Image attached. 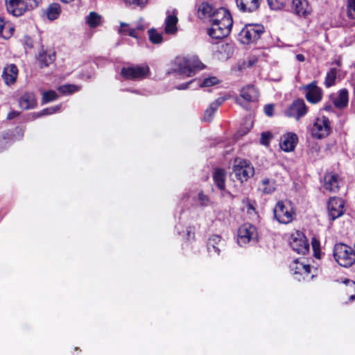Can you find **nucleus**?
<instances>
[{
	"instance_id": "nucleus-1",
	"label": "nucleus",
	"mask_w": 355,
	"mask_h": 355,
	"mask_svg": "<svg viewBox=\"0 0 355 355\" xmlns=\"http://www.w3.org/2000/svg\"><path fill=\"white\" fill-rule=\"evenodd\" d=\"M211 28L208 29V35L214 39H222L227 37L233 24V20L230 12L224 8H220L215 11V15L211 19Z\"/></svg>"
},
{
	"instance_id": "nucleus-2",
	"label": "nucleus",
	"mask_w": 355,
	"mask_h": 355,
	"mask_svg": "<svg viewBox=\"0 0 355 355\" xmlns=\"http://www.w3.org/2000/svg\"><path fill=\"white\" fill-rule=\"evenodd\" d=\"M175 70L187 76H192L196 71L203 68V64L195 56H178L175 60Z\"/></svg>"
},
{
	"instance_id": "nucleus-3",
	"label": "nucleus",
	"mask_w": 355,
	"mask_h": 355,
	"mask_svg": "<svg viewBox=\"0 0 355 355\" xmlns=\"http://www.w3.org/2000/svg\"><path fill=\"white\" fill-rule=\"evenodd\" d=\"M334 257L341 266L349 267L355 262V250L345 244L337 243L334 248Z\"/></svg>"
},
{
	"instance_id": "nucleus-4",
	"label": "nucleus",
	"mask_w": 355,
	"mask_h": 355,
	"mask_svg": "<svg viewBox=\"0 0 355 355\" xmlns=\"http://www.w3.org/2000/svg\"><path fill=\"white\" fill-rule=\"evenodd\" d=\"M40 0H6L8 11L12 15L21 16L26 11L37 6Z\"/></svg>"
},
{
	"instance_id": "nucleus-5",
	"label": "nucleus",
	"mask_w": 355,
	"mask_h": 355,
	"mask_svg": "<svg viewBox=\"0 0 355 355\" xmlns=\"http://www.w3.org/2000/svg\"><path fill=\"white\" fill-rule=\"evenodd\" d=\"M274 215L276 220L283 224L292 222L295 213L290 201H279L274 208Z\"/></svg>"
},
{
	"instance_id": "nucleus-6",
	"label": "nucleus",
	"mask_w": 355,
	"mask_h": 355,
	"mask_svg": "<svg viewBox=\"0 0 355 355\" xmlns=\"http://www.w3.org/2000/svg\"><path fill=\"white\" fill-rule=\"evenodd\" d=\"M264 28L261 24H247L240 31L239 40L243 44L257 42L263 34Z\"/></svg>"
},
{
	"instance_id": "nucleus-7",
	"label": "nucleus",
	"mask_w": 355,
	"mask_h": 355,
	"mask_svg": "<svg viewBox=\"0 0 355 355\" xmlns=\"http://www.w3.org/2000/svg\"><path fill=\"white\" fill-rule=\"evenodd\" d=\"M232 171L241 182L247 181L254 173L252 164L248 161L241 158L234 160Z\"/></svg>"
},
{
	"instance_id": "nucleus-8",
	"label": "nucleus",
	"mask_w": 355,
	"mask_h": 355,
	"mask_svg": "<svg viewBox=\"0 0 355 355\" xmlns=\"http://www.w3.org/2000/svg\"><path fill=\"white\" fill-rule=\"evenodd\" d=\"M330 121L324 116L318 117L311 130V135L316 139L324 138L330 134Z\"/></svg>"
},
{
	"instance_id": "nucleus-9",
	"label": "nucleus",
	"mask_w": 355,
	"mask_h": 355,
	"mask_svg": "<svg viewBox=\"0 0 355 355\" xmlns=\"http://www.w3.org/2000/svg\"><path fill=\"white\" fill-rule=\"evenodd\" d=\"M149 73L147 65H134L121 69V75L128 80H140L146 78Z\"/></svg>"
},
{
	"instance_id": "nucleus-10",
	"label": "nucleus",
	"mask_w": 355,
	"mask_h": 355,
	"mask_svg": "<svg viewBox=\"0 0 355 355\" xmlns=\"http://www.w3.org/2000/svg\"><path fill=\"white\" fill-rule=\"evenodd\" d=\"M257 232L256 227L251 224L245 223L238 230L237 241L241 246L245 245L251 241H256Z\"/></svg>"
},
{
	"instance_id": "nucleus-11",
	"label": "nucleus",
	"mask_w": 355,
	"mask_h": 355,
	"mask_svg": "<svg viewBox=\"0 0 355 355\" xmlns=\"http://www.w3.org/2000/svg\"><path fill=\"white\" fill-rule=\"evenodd\" d=\"M290 245L294 251L302 254H306L309 250L306 237L300 231H296L291 235Z\"/></svg>"
},
{
	"instance_id": "nucleus-12",
	"label": "nucleus",
	"mask_w": 355,
	"mask_h": 355,
	"mask_svg": "<svg viewBox=\"0 0 355 355\" xmlns=\"http://www.w3.org/2000/svg\"><path fill=\"white\" fill-rule=\"evenodd\" d=\"M308 108L302 99L294 101L285 111L286 116L295 117L297 121L307 113Z\"/></svg>"
},
{
	"instance_id": "nucleus-13",
	"label": "nucleus",
	"mask_w": 355,
	"mask_h": 355,
	"mask_svg": "<svg viewBox=\"0 0 355 355\" xmlns=\"http://www.w3.org/2000/svg\"><path fill=\"white\" fill-rule=\"evenodd\" d=\"M290 270L293 272L294 278L300 281L308 277L311 272V267L309 264L295 259L291 263Z\"/></svg>"
},
{
	"instance_id": "nucleus-14",
	"label": "nucleus",
	"mask_w": 355,
	"mask_h": 355,
	"mask_svg": "<svg viewBox=\"0 0 355 355\" xmlns=\"http://www.w3.org/2000/svg\"><path fill=\"white\" fill-rule=\"evenodd\" d=\"M303 89L306 91V99L312 104H316L321 101L322 98V91L317 86L316 82L313 81L310 84L304 86Z\"/></svg>"
},
{
	"instance_id": "nucleus-15",
	"label": "nucleus",
	"mask_w": 355,
	"mask_h": 355,
	"mask_svg": "<svg viewBox=\"0 0 355 355\" xmlns=\"http://www.w3.org/2000/svg\"><path fill=\"white\" fill-rule=\"evenodd\" d=\"M344 201L339 198H331L327 204V210L331 220H334L343 214Z\"/></svg>"
},
{
	"instance_id": "nucleus-16",
	"label": "nucleus",
	"mask_w": 355,
	"mask_h": 355,
	"mask_svg": "<svg viewBox=\"0 0 355 355\" xmlns=\"http://www.w3.org/2000/svg\"><path fill=\"white\" fill-rule=\"evenodd\" d=\"M18 68L15 64H8L3 68L2 72V78L7 85H13L18 76Z\"/></svg>"
},
{
	"instance_id": "nucleus-17",
	"label": "nucleus",
	"mask_w": 355,
	"mask_h": 355,
	"mask_svg": "<svg viewBox=\"0 0 355 355\" xmlns=\"http://www.w3.org/2000/svg\"><path fill=\"white\" fill-rule=\"evenodd\" d=\"M297 141L298 138L296 134L288 132L282 137L280 147L284 151L291 152L295 149Z\"/></svg>"
},
{
	"instance_id": "nucleus-18",
	"label": "nucleus",
	"mask_w": 355,
	"mask_h": 355,
	"mask_svg": "<svg viewBox=\"0 0 355 355\" xmlns=\"http://www.w3.org/2000/svg\"><path fill=\"white\" fill-rule=\"evenodd\" d=\"M178 21V19L177 17V13L175 10L172 11V12L168 11L167 16L165 19V27L164 31L167 34H175L178 28L177 23Z\"/></svg>"
},
{
	"instance_id": "nucleus-19",
	"label": "nucleus",
	"mask_w": 355,
	"mask_h": 355,
	"mask_svg": "<svg viewBox=\"0 0 355 355\" xmlns=\"http://www.w3.org/2000/svg\"><path fill=\"white\" fill-rule=\"evenodd\" d=\"M19 106L24 110L33 109L37 105L35 96L33 92L24 93L19 101Z\"/></svg>"
},
{
	"instance_id": "nucleus-20",
	"label": "nucleus",
	"mask_w": 355,
	"mask_h": 355,
	"mask_svg": "<svg viewBox=\"0 0 355 355\" xmlns=\"http://www.w3.org/2000/svg\"><path fill=\"white\" fill-rule=\"evenodd\" d=\"M293 8L297 15L306 16L311 12V8L306 0H293Z\"/></svg>"
},
{
	"instance_id": "nucleus-21",
	"label": "nucleus",
	"mask_w": 355,
	"mask_h": 355,
	"mask_svg": "<svg viewBox=\"0 0 355 355\" xmlns=\"http://www.w3.org/2000/svg\"><path fill=\"white\" fill-rule=\"evenodd\" d=\"M241 97L246 101H256L259 97V92L253 85H248L241 90Z\"/></svg>"
},
{
	"instance_id": "nucleus-22",
	"label": "nucleus",
	"mask_w": 355,
	"mask_h": 355,
	"mask_svg": "<svg viewBox=\"0 0 355 355\" xmlns=\"http://www.w3.org/2000/svg\"><path fill=\"white\" fill-rule=\"evenodd\" d=\"M236 1L241 10L250 12L259 7L261 0H236Z\"/></svg>"
},
{
	"instance_id": "nucleus-23",
	"label": "nucleus",
	"mask_w": 355,
	"mask_h": 355,
	"mask_svg": "<svg viewBox=\"0 0 355 355\" xmlns=\"http://www.w3.org/2000/svg\"><path fill=\"white\" fill-rule=\"evenodd\" d=\"M216 10L214 9L208 3H202L198 8V15L200 19H208L211 21L214 17Z\"/></svg>"
},
{
	"instance_id": "nucleus-24",
	"label": "nucleus",
	"mask_w": 355,
	"mask_h": 355,
	"mask_svg": "<svg viewBox=\"0 0 355 355\" xmlns=\"http://www.w3.org/2000/svg\"><path fill=\"white\" fill-rule=\"evenodd\" d=\"M324 188L331 192H336L339 188L338 178L336 175L327 174L324 178Z\"/></svg>"
},
{
	"instance_id": "nucleus-25",
	"label": "nucleus",
	"mask_w": 355,
	"mask_h": 355,
	"mask_svg": "<svg viewBox=\"0 0 355 355\" xmlns=\"http://www.w3.org/2000/svg\"><path fill=\"white\" fill-rule=\"evenodd\" d=\"M225 176L226 173L225 170L221 168L215 169L213 173V179L216 186L220 190H225Z\"/></svg>"
},
{
	"instance_id": "nucleus-26",
	"label": "nucleus",
	"mask_w": 355,
	"mask_h": 355,
	"mask_svg": "<svg viewBox=\"0 0 355 355\" xmlns=\"http://www.w3.org/2000/svg\"><path fill=\"white\" fill-rule=\"evenodd\" d=\"M348 101V91L346 89H342L334 99V104L337 108L342 109L347 105Z\"/></svg>"
},
{
	"instance_id": "nucleus-27",
	"label": "nucleus",
	"mask_w": 355,
	"mask_h": 355,
	"mask_svg": "<svg viewBox=\"0 0 355 355\" xmlns=\"http://www.w3.org/2000/svg\"><path fill=\"white\" fill-rule=\"evenodd\" d=\"M259 190L265 194L272 193L275 190V180L269 178H264L261 182Z\"/></svg>"
},
{
	"instance_id": "nucleus-28",
	"label": "nucleus",
	"mask_w": 355,
	"mask_h": 355,
	"mask_svg": "<svg viewBox=\"0 0 355 355\" xmlns=\"http://www.w3.org/2000/svg\"><path fill=\"white\" fill-rule=\"evenodd\" d=\"M54 60V53H47L44 51L40 53L37 58L40 67H47L49 64L53 63Z\"/></svg>"
},
{
	"instance_id": "nucleus-29",
	"label": "nucleus",
	"mask_w": 355,
	"mask_h": 355,
	"mask_svg": "<svg viewBox=\"0 0 355 355\" xmlns=\"http://www.w3.org/2000/svg\"><path fill=\"white\" fill-rule=\"evenodd\" d=\"M119 33L123 35H129L137 38L138 35L135 28L130 27L129 24L121 22Z\"/></svg>"
},
{
	"instance_id": "nucleus-30",
	"label": "nucleus",
	"mask_w": 355,
	"mask_h": 355,
	"mask_svg": "<svg viewBox=\"0 0 355 355\" xmlns=\"http://www.w3.org/2000/svg\"><path fill=\"white\" fill-rule=\"evenodd\" d=\"M60 13V6L58 3H53L49 6L47 9V17L51 20L57 19Z\"/></svg>"
},
{
	"instance_id": "nucleus-31",
	"label": "nucleus",
	"mask_w": 355,
	"mask_h": 355,
	"mask_svg": "<svg viewBox=\"0 0 355 355\" xmlns=\"http://www.w3.org/2000/svg\"><path fill=\"white\" fill-rule=\"evenodd\" d=\"M337 76V69L336 68H332L330 71L327 73L324 85L327 87H330L335 84V80Z\"/></svg>"
},
{
	"instance_id": "nucleus-32",
	"label": "nucleus",
	"mask_w": 355,
	"mask_h": 355,
	"mask_svg": "<svg viewBox=\"0 0 355 355\" xmlns=\"http://www.w3.org/2000/svg\"><path fill=\"white\" fill-rule=\"evenodd\" d=\"M58 98L57 93L53 90H49L43 92L42 102L43 104L53 101Z\"/></svg>"
},
{
	"instance_id": "nucleus-33",
	"label": "nucleus",
	"mask_w": 355,
	"mask_h": 355,
	"mask_svg": "<svg viewBox=\"0 0 355 355\" xmlns=\"http://www.w3.org/2000/svg\"><path fill=\"white\" fill-rule=\"evenodd\" d=\"M270 8L275 10H279L284 8L287 0H267Z\"/></svg>"
},
{
	"instance_id": "nucleus-34",
	"label": "nucleus",
	"mask_w": 355,
	"mask_h": 355,
	"mask_svg": "<svg viewBox=\"0 0 355 355\" xmlns=\"http://www.w3.org/2000/svg\"><path fill=\"white\" fill-rule=\"evenodd\" d=\"M87 21L91 27H96L101 22V16L94 12H92L87 17Z\"/></svg>"
},
{
	"instance_id": "nucleus-35",
	"label": "nucleus",
	"mask_w": 355,
	"mask_h": 355,
	"mask_svg": "<svg viewBox=\"0 0 355 355\" xmlns=\"http://www.w3.org/2000/svg\"><path fill=\"white\" fill-rule=\"evenodd\" d=\"M149 39L154 44L161 43L162 41V36L160 33H157L154 29L148 31Z\"/></svg>"
},
{
	"instance_id": "nucleus-36",
	"label": "nucleus",
	"mask_w": 355,
	"mask_h": 355,
	"mask_svg": "<svg viewBox=\"0 0 355 355\" xmlns=\"http://www.w3.org/2000/svg\"><path fill=\"white\" fill-rule=\"evenodd\" d=\"M221 242V238L218 235H213L211 236L208 241L207 243V249L209 254L212 253L211 249V245H219L220 243Z\"/></svg>"
},
{
	"instance_id": "nucleus-37",
	"label": "nucleus",
	"mask_w": 355,
	"mask_h": 355,
	"mask_svg": "<svg viewBox=\"0 0 355 355\" xmlns=\"http://www.w3.org/2000/svg\"><path fill=\"white\" fill-rule=\"evenodd\" d=\"M60 105H56L49 108H46L41 111L40 112L37 113V117L54 114L60 110Z\"/></svg>"
},
{
	"instance_id": "nucleus-38",
	"label": "nucleus",
	"mask_w": 355,
	"mask_h": 355,
	"mask_svg": "<svg viewBox=\"0 0 355 355\" xmlns=\"http://www.w3.org/2000/svg\"><path fill=\"white\" fill-rule=\"evenodd\" d=\"M218 83V80L215 76H211L206 78L203 80V81L200 83L201 87H210Z\"/></svg>"
},
{
	"instance_id": "nucleus-39",
	"label": "nucleus",
	"mask_w": 355,
	"mask_h": 355,
	"mask_svg": "<svg viewBox=\"0 0 355 355\" xmlns=\"http://www.w3.org/2000/svg\"><path fill=\"white\" fill-rule=\"evenodd\" d=\"M218 51L222 52L225 51L227 53V57H228L230 54L233 52V47L232 44H227V43H222L218 46Z\"/></svg>"
},
{
	"instance_id": "nucleus-40",
	"label": "nucleus",
	"mask_w": 355,
	"mask_h": 355,
	"mask_svg": "<svg viewBox=\"0 0 355 355\" xmlns=\"http://www.w3.org/2000/svg\"><path fill=\"white\" fill-rule=\"evenodd\" d=\"M78 89L77 87L72 85H63L58 88V90L63 94L72 93Z\"/></svg>"
},
{
	"instance_id": "nucleus-41",
	"label": "nucleus",
	"mask_w": 355,
	"mask_h": 355,
	"mask_svg": "<svg viewBox=\"0 0 355 355\" xmlns=\"http://www.w3.org/2000/svg\"><path fill=\"white\" fill-rule=\"evenodd\" d=\"M348 15L352 19H355V0L348 1Z\"/></svg>"
},
{
	"instance_id": "nucleus-42",
	"label": "nucleus",
	"mask_w": 355,
	"mask_h": 355,
	"mask_svg": "<svg viewBox=\"0 0 355 355\" xmlns=\"http://www.w3.org/2000/svg\"><path fill=\"white\" fill-rule=\"evenodd\" d=\"M271 138L272 135L270 132H263L261 135V144L264 146H268Z\"/></svg>"
},
{
	"instance_id": "nucleus-43",
	"label": "nucleus",
	"mask_w": 355,
	"mask_h": 355,
	"mask_svg": "<svg viewBox=\"0 0 355 355\" xmlns=\"http://www.w3.org/2000/svg\"><path fill=\"white\" fill-rule=\"evenodd\" d=\"M6 30H9V31H14L13 28H11L10 25L5 24V23L3 21V19L1 17H0V34H1L2 36L4 37H7L6 35H3V32Z\"/></svg>"
},
{
	"instance_id": "nucleus-44",
	"label": "nucleus",
	"mask_w": 355,
	"mask_h": 355,
	"mask_svg": "<svg viewBox=\"0 0 355 355\" xmlns=\"http://www.w3.org/2000/svg\"><path fill=\"white\" fill-rule=\"evenodd\" d=\"M312 248L314 251L315 257L317 258H319V247H320V243L319 241L313 238L311 241Z\"/></svg>"
},
{
	"instance_id": "nucleus-45",
	"label": "nucleus",
	"mask_w": 355,
	"mask_h": 355,
	"mask_svg": "<svg viewBox=\"0 0 355 355\" xmlns=\"http://www.w3.org/2000/svg\"><path fill=\"white\" fill-rule=\"evenodd\" d=\"M225 99L223 98H217L214 102L211 103L209 105L211 110L216 112L218 107L224 102Z\"/></svg>"
},
{
	"instance_id": "nucleus-46",
	"label": "nucleus",
	"mask_w": 355,
	"mask_h": 355,
	"mask_svg": "<svg viewBox=\"0 0 355 355\" xmlns=\"http://www.w3.org/2000/svg\"><path fill=\"white\" fill-rule=\"evenodd\" d=\"M214 112H215L213 111V110H211L210 108L207 109L203 116L204 121H211L213 119Z\"/></svg>"
},
{
	"instance_id": "nucleus-47",
	"label": "nucleus",
	"mask_w": 355,
	"mask_h": 355,
	"mask_svg": "<svg viewBox=\"0 0 355 355\" xmlns=\"http://www.w3.org/2000/svg\"><path fill=\"white\" fill-rule=\"evenodd\" d=\"M125 2L130 5H134L137 6H144L147 0H125Z\"/></svg>"
},
{
	"instance_id": "nucleus-48",
	"label": "nucleus",
	"mask_w": 355,
	"mask_h": 355,
	"mask_svg": "<svg viewBox=\"0 0 355 355\" xmlns=\"http://www.w3.org/2000/svg\"><path fill=\"white\" fill-rule=\"evenodd\" d=\"M198 199L202 205L206 206L208 205L209 198L207 196L204 195L202 193H199Z\"/></svg>"
},
{
	"instance_id": "nucleus-49",
	"label": "nucleus",
	"mask_w": 355,
	"mask_h": 355,
	"mask_svg": "<svg viewBox=\"0 0 355 355\" xmlns=\"http://www.w3.org/2000/svg\"><path fill=\"white\" fill-rule=\"evenodd\" d=\"M274 105L268 104L264 107V112L267 116H271L273 114Z\"/></svg>"
},
{
	"instance_id": "nucleus-50",
	"label": "nucleus",
	"mask_w": 355,
	"mask_h": 355,
	"mask_svg": "<svg viewBox=\"0 0 355 355\" xmlns=\"http://www.w3.org/2000/svg\"><path fill=\"white\" fill-rule=\"evenodd\" d=\"M23 44L28 48H32L33 46V40L30 37L24 36L22 39Z\"/></svg>"
},
{
	"instance_id": "nucleus-51",
	"label": "nucleus",
	"mask_w": 355,
	"mask_h": 355,
	"mask_svg": "<svg viewBox=\"0 0 355 355\" xmlns=\"http://www.w3.org/2000/svg\"><path fill=\"white\" fill-rule=\"evenodd\" d=\"M20 112L17 111H11L8 113L7 119L9 120L13 119L19 115Z\"/></svg>"
},
{
	"instance_id": "nucleus-52",
	"label": "nucleus",
	"mask_w": 355,
	"mask_h": 355,
	"mask_svg": "<svg viewBox=\"0 0 355 355\" xmlns=\"http://www.w3.org/2000/svg\"><path fill=\"white\" fill-rule=\"evenodd\" d=\"M211 249L212 251V253L210 254L211 255L219 254L220 250L218 248V245H214V244L211 245Z\"/></svg>"
},
{
	"instance_id": "nucleus-53",
	"label": "nucleus",
	"mask_w": 355,
	"mask_h": 355,
	"mask_svg": "<svg viewBox=\"0 0 355 355\" xmlns=\"http://www.w3.org/2000/svg\"><path fill=\"white\" fill-rule=\"evenodd\" d=\"M345 282L348 284L349 288L355 291V282L350 280H347Z\"/></svg>"
},
{
	"instance_id": "nucleus-54",
	"label": "nucleus",
	"mask_w": 355,
	"mask_h": 355,
	"mask_svg": "<svg viewBox=\"0 0 355 355\" xmlns=\"http://www.w3.org/2000/svg\"><path fill=\"white\" fill-rule=\"evenodd\" d=\"M192 81H190L186 84H182V85H180L179 86L177 87V88L178 89H185L188 87L189 85L191 83Z\"/></svg>"
},
{
	"instance_id": "nucleus-55",
	"label": "nucleus",
	"mask_w": 355,
	"mask_h": 355,
	"mask_svg": "<svg viewBox=\"0 0 355 355\" xmlns=\"http://www.w3.org/2000/svg\"><path fill=\"white\" fill-rule=\"evenodd\" d=\"M296 59L299 62H303V61H304L305 58H304V55H302V54H297V55H296Z\"/></svg>"
},
{
	"instance_id": "nucleus-56",
	"label": "nucleus",
	"mask_w": 355,
	"mask_h": 355,
	"mask_svg": "<svg viewBox=\"0 0 355 355\" xmlns=\"http://www.w3.org/2000/svg\"><path fill=\"white\" fill-rule=\"evenodd\" d=\"M136 29V33H137V31H143L144 30V27L142 25H138L136 28H135Z\"/></svg>"
},
{
	"instance_id": "nucleus-57",
	"label": "nucleus",
	"mask_w": 355,
	"mask_h": 355,
	"mask_svg": "<svg viewBox=\"0 0 355 355\" xmlns=\"http://www.w3.org/2000/svg\"><path fill=\"white\" fill-rule=\"evenodd\" d=\"M354 299H355V295L354 294V295H351L349 296V300L352 302V301H353Z\"/></svg>"
},
{
	"instance_id": "nucleus-58",
	"label": "nucleus",
	"mask_w": 355,
	"mask_h": 355,
	"mask_svg": "<svg viewBox=\"0 0 355 355\" xmlns=\"http://www.w3.org/2000/svg\"><path fill=\"white\" fill-rule=\"evenodd\" d=\"M60 1L64 2V3H69V2L72 1L73 0H60Z\"/></svg>"
},
{
	"instance_id": "nucleus-59",
	"label": "nucleus",
	"mask_w": 355,
	"mask_h": 355,
	"mask_svg": "<svg viewBox=\"0 0 355 355\" xmlns=\"http://www.w3.org/2000/svg\"><path fill=\"white\" fill-rule=\"evenodd\" d=\"M236 102H237L238 103H240V99H239V98H236Z\"/></svg>"
}]
</instances>
